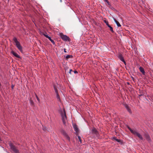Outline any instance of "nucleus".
Here are the masks:
<instances>
[{"label": "nucleus", "instance_id": "nucleus-22", "mask_svg": "<svg viewBox=\"0 0 153 153\" xmlns=\"http://www.w3.org/2000/svg\"><path fill=\"white\" fill-rule=\"evenodd\" d=\"M77 136H78V139L79 140V141L80 142V143H82V140H81V137L79 136H78V135Z\"/></svg>", "mask_w": 153, "mask_h": 153}, {"label": "nucleus", "instance_id": "nucleus-35", "mask_svg": "<svg viewBox=\"0 0 153 153\" xmlns=\"http://www.w3.org/2000/svg\"><path fill=\"white\" fill-rule=\"evenodd\" d=\"M127 83H128V84H129V82H127Z\"/></svg>", "mask_w": 153, "mask_h": 153}, {"label": "nucleus", "instance_id": "nucleus-33", "mask_svg": "<svg viewBox=\"0 0 153 153\" xmlns=\"http://www.w3.org/2000/svg\"><path fill=\"white\" fill-rule=\"evenodd\" d=\"M104 0V1H105V2H106V1H108V0Z\"/></svg>", "mask_w": 153, "mask_h": 153}, {"label": "nucleus", "instance_id": "nucleus-5", "mask_svg": "<svg viewBox=\"0 0 153 153\" xmlns=\"http://www.w3.org/2000/svg\"><path fill=\"white\" fill-rule=\"evenodd\" d=\"M60 37L62 39L65 41H69L70 40V39L66 35H64L62 33L60 34Z\"/></svg>", "mask_w": 153, "mask_h": 153}, {"label": "nucleus", "instance_id": "nucleus-4", "mask_svg": "<svg viewBox=\"0 0 153 153\" xmlns=\"http://www.w3.org/2000/svg\"><path fill=\"white\" fill-rule=\"evenodd\" d=\"M61 134H62L66 138V139H67L68 141H70V138L69 136L66 133L65 131L63 129H62L61 130Z\"/></svg>", "mask_w": 153, "mask_h": 153}, {"label": "nucleus", "instance_id": "nucleus-25", "mask_svg": "<svg viewBox=\"0 0 153 153\" xmlns=\"http://www.w3.org/2000/svg\"><path fill=\"white\" fill-rule=\"evenodd\" d=\"M116 141H117V142H120V140L117 139H116Z\"/></svg>", "mask_w": 153, "mask_h": 153}, {"label": "nucleus", "instance_id": "nucleus-9", "mask_svg": "<svg viewBox=\"0 0 153 153\" xmlns=\"http://www.w3.org/2000/svg\"><path fill=\"white\" fill-rule=\"evenodd\" d=\"M43 35L45 36L46 37H47V38H48L49 39L51 42L53 44V45H55V43L54 42V41L50 37L48 36V35H46V34H45L44 33L43 34Z\"/></svg>", "mask_w": 153, "mask_h": 153}, {"label": "nucleus", "instance_id": "nucleus-29", "mask_svg": "<svg viewBox=\"0 0 153 153\" xmlns=\"http://www.w3.org/2000/svg\"><path fill=\"white\" fill-rule=\"evenodd\" d=\"M30 102H31V103H33V101H32L31 100V101H30Z\"/></svg>", "mask_w": 153, "mask_h": 153}, {"label": "nucleus", "instance_id": "nucleus-1", "mask_svg": "<svg viewBox=\"0 0 153 153\" xmlns=\"http://www.w3.org/2000/svg\"><path fill=\"white\" fill-rule=\"evenodd\" d=\"M60 113L63 123L64 125H65L66 121L67 120V117L65 111V109H64L63 111L62 110H60Z\"/></svg>", "mask_w": 153, "mask_h": 153}, {"label": "nucleus", "instance_id": "nucleus-26", "mask_svg": "<svg viewBox=\"0 0 153 153\" xmlns=\"http://www.w3.org/2000/svg\"><path fill=\"white\" fill-rule=\"evenodd\" d=\"M72 71V69H70V71H69V73H70V74H71V71Z\"/></svg>", "mask_w": 153, "mask_h": 153}, {"label": "nucleus", "instance_id": "nucleus-6", "mask_svg": "<svg viewBox=\"0 0 153 153\" xmlns=\"http://www.w3.org/2000/svg\"><path fill=\"white\" fill-rule=\"evenodd\" d=\"M73 127L74 129V130L76 131L75 134L77 136L78 135L79 131L78 128L77 127V126L75 125H73Z\"/></svg>", "mask_w": 153, "mask_h": 153}, {"label": "nucleus", "instance_id": "nucleus-3", "mask_svg": "<svg viewBox=\"0 0 153 153\" xmlns=\"http://www.w3.org/2000/svg\"><path fill=\"white\" fill-rule=\"evenodd\" d=\"M9 145L11 149L15 153H20L19 150L17 149L16 147L12 143L10 142L9 143Z\"/></svg>", "mask_w": 153, "mask_h": 153}, {"label": "nucleus", "instance_id": "nucleus-28", "mask_svg": "<svg viewBox=\"0 0 153 153\" xmlns=\"http://www.w3.org/2000/svg\"><path fill=\"white\" fill-rule=\"evenodd\" d=\"M74 73H77V71H74Z\"/></svg>", "mask_w": 153, "mask_h": 153}, {"label": "nucleus", "instance_id": "nucleus-21", "mask_svg": "<svg viewBox=\"0 0 153 153\" xmlns=\"http://www.w3.org/2000/svg\"><path fill=\"white\" fill-rule=\"evenodd\" d=\"M103 21L106 24V25L108 26H109L108 22L107 21H106L105 20H104Z\"/></svg>", "mask_w": 153, "mask_h": 153}, {"label": "nucleus", "instance_id": "nucleus-32", "mask_svg": "<svg viewBox=\"0 0 153 153\" xmlns=\"http://www.w3.org/2000/svg\"><path fill=\"white\" fill-rule=\"evenodd\" d=\"M114 139L116 141V139H117L115 137H114Z\"/></svg>", "mask_w": 153, "mask_h": 153}, {"label": "nucleus", "instance_id": "nucleus-13", "mask_svg": "<svg viewBox=\"0 0 153 153\" xmlns=\"http://www.w3.org/2000/svg\"><path fill=\"white\" fill-rule=\"evenodd\" d=\"M11 53L15 57L19 58H20V56L19 55L16 53L14 52L13 51H12Z\"/></svg>", "mask_w": 153, "mask_h": 153}, {"label": "nucleus", "instance_id": "nucleus-34", "mask_svg": "<svg viewBox=\"0 0 153 153\" xmlns=\"http://www.w3.org/2000/svg\"><path fill=\"white\" fill-rule=\"evenodd\" d=\"M13 86H12V88H13Z\"/></svg>", "mask_w": 153, "mask_h": 153}, {"label": "nucleus", "instance_id": "nucleus-12", "mask_svg": "<svg viewBox=\"0 0 153 153\" xmlns=\"http://www.w3.org/2000/svg\"><path fill=\"white\" fill-rule=\"evenodd\" d=\"M118 57H119V59H120L121 61H123L124 63L125 64H126V62L125 61V60L124 59V58H123V57L122 56V55H121V54L120 55L118 56Z\"/></svg>", "mask_w": 153, "mask_h": 153}, {"label": "nucleus", "instance_id": "nucleus-14", "mask_svg": "<svg viewBox=\"0 0 153 153\" xmlns=\"http://www.w3.org/2000/svg\"><path fill=\"white\" fill-rule=\"evenodd\" d=\"M139 69L143 75L145 74V72L144 71V69L142 67H140L139 68Z\"/></svg>", "mask_w": 153, "mask_h": 153}, {"label": "nucleus", "instance_id": "nucleus-7", "mask_svg": "<svg viewBox=\"0 0 153 153\" xmlns=\"http://www.w3.org/2000/svg\"><path fill=\"white\" fill-rule=\"evenodd\" d=\"M92 134H95L96 135L98 136V133L97 130L94 127L92 128L91 130Z\"/></svg>", "mask_w": 153, "mask_h": 153}, {"label": "nucleus", "instance_id": "nucleus-17", "mask_svg": "<svg viewBox=\"0 0 153 153\" xmlns=\"http://www.w3.org/2000/svg\"><path fill=\"white\" fill-rule=\"evenodd\" d=\"M128 129H129V130L130 131H131V132L133 134H134L135 132L136 131L135 130H134L130 128L129 127H128Z\"/></svg>", "mask_w": 153, "mask_h": 153}, {"label": "nucleus", "instance_id": "nucleus-18", "mask_svg": "<svg viewBox=\"0 0 153 153\" xmlns=\"http://www.w3.org/2000/svg\"><path fill=\"white\" fill-rule=\"evenodd\" d=\"M146 138L148 141H151V139L149 135H147L146 136Z\"/></svg>", "mask_w": 153, "mask_h": 153}, {"label": "nucleus", "instance_id": "nucleus-16", "mask_svg": "<svg viewBox=\"0 0 153 153\" xmlns=\"http://www.w3.org/2000/svg\"><path fill=\"white\" fill-rule=\"evenodd\" d=\"M128 129H129V130L130 131H131V132L133 134H134L135 132L136 131L135 130H134L130 128L129 127H128Z\"/></svg>", "mask_w": 153, "mask_h": 153}, {"label": "nucleus", "instance_id": "nucleus-23", "mask_svg": "<svg viewBox=\"0 0 153 153\" xmlns=\"http://www.w3.org/2000/svg\"><path fill=\"white\" fill-rule=\"evenodd\" d=\"M36 97L37 99V100H38V101L39 102H40V100L39 99V98H38V97L36 95Z\"/></svg>", "mask_w": 153, "mask_h": 153}, {"label": "nucleus", "instance_id": "nucleus-11", "mask_svg": "<svg viewBox=\"0 0 153 153\" xmlns=\"http://www.w3.org/2000/svg\"><path fill=\"white\" fill-rule=\"evenodd\" d=\"M125 106L128 112L130 114H131L132 112L129 106L127 104H125Z\"/></svg>", "mask_w": 153, "mask_h": 153}, {"label": "nucleus", "instance_id": "nucleus-8", "mask_svg": "<svg viewBox=\"0 0 153 153\" xmlns=\"http://www.w3.org/2000/svg\"><path fill=\"white\" fill-rule=\"evenodd\" d=\"M134 134L137 135L140 139L143 140V138L142 135L136 131Z\"/></svg>", "mask_w": 153, "mask_h": 153}, {"label": "nucleus", "instance_id": "nucleus-10", "mask_svg": "<svg viewBox=\"0 0 153 153\" xmlns=\"http://www.w3.org/2000/svg\"><path fill=\"white\" fill-rule=\"evenodd\" d=\"M54 90L55 91V92L56 94V97L57 99H58V100L60 101V97L59 95V94L58 93V91L57 89L56 88H55V87H54Z\"/></svg>", "mask_w": 153, "mask_h": 153}, {"label": "nucleus", "instance_id": "nucleus-2", "mask_svg": "<svg viewBox=\"0 0 153 153\" xmlns=\"http://www.w3.org/2000/svg\"><path fill=\"white\" fill-rule=\"evenodd\" d=\"M13 40L16 43V45L19 50H20L21 52H23V51L22 50V46L20 45L19 42L17 41L16 38V37H14L13 38Z\"/></svg>", "mask_w": 153, "mask_h": 153}, {"label": "nucleus", "instance_id": "nucleus-24", "mask_svg": "<svg viewBox=\"0 0 153 153\" xmlns=\"http://www.w3.org/2000/svg\"><path fill=\"white\" fill-rule=\"evenodd\" d=\"M106 2L107 3V4L109 5V7H110L111 6V4L110 3L108 2V1H106Z\"/></svg>", "mask_w": 153, "mask_h": 153}, {"label": "nucleus", "instance_id": "nucleus-27", "mask_svg": "<svg viewBox=\"0 0 153 153\" xmlns=\"http://www.w3.org/2000/svg\"><path fill=\"white\" fill-rule=\"evenodd\" d=\"M64 52H65V53H66V52H66V49H65H65H64Z\"/></svg>", "mask_w": 153, "mask_h": 153}, {"label": "nucleus", "instance_id": "nucleus-31", "mask_svg": "<svg viewBox=\"0 0 153 153\" xmlns=\"http://www.w3.org/2000/svg\"><path fill=\"white\" fill-rule=\"evenodd\" d=\"M114 139L116 141V139H117L115 137H114Z\"/></svg>", "mask_w": 153, "mask_h": 153}, {"label": "nucleus", "instance_id": "nucleus-30", "mask_svg": "<svg viewBox=\"0 0 153 153\" xmlns=\"http://www.w3.org/2000/svg\"><path fill=\"white\" fill-rule=\"evenodd\" d=\"M143 95V94H140V95H139V96H142Z\"/></svg>", "mask_w": 153, "mask_h": 153}, {"label": "nucleus", "instance_id": "nucleus-19", "mask_svg": "<svg viewBox=\"0 0 153 153\" xmlns=\"http://www.w3.org/2000/svg\"><path fill=\"white\" fill-rule=\"evenodd\" d=\"M73 56L71 55H68L66 56V59H68L69 58H72L73 57Z\"/></svg>", "mask_w": 153, "mask_h": 153}, {"label": "nucleus", "instance_id": "nucleus-20", "mask_svg": "<svg viewBox=\"0 0 153 153\" xmlns=\"http://www.w3.org/2000/svg\"><path fill=\"white\" fill-rule=\"evenodd\" d=\"M108 27H109L110 30H111V32H112V33H114V31L113 30V28L110 26L109 25V26H108Z\"/></svg>", "mask_w": 153, "mask_h": 153}, {"label": "nucleus", "instance_id": "nucleus-15", "mask_svg": "<svg viewBox=\"0 0 153 153\" xmlns=\"http://www.w3.org/2000/svg\"><path fill=\"white\" fill-rule=\"evenodd\" d=\"M114 21H115V23H116V24H117V25L118 26V27H120L121 26V25H120V23L119 22H118L116 20V19L114 18Z\"/></svg>", "mask_w": 153, "mask_h": 153}]
</instances>
